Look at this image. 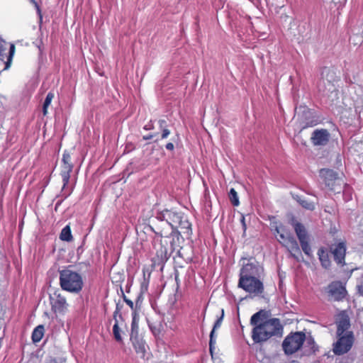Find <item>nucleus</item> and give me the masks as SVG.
Here are the masks:
<instances>
[{"label":"nucleus","mask_w":363,"mask_h":363,"mask_svg":"<svg viewBox=\"0 0 363 363\" xmlns=\"http://www.w3.org/2000/svg\"><path fill=\"white\" fill-rule=\"evenodd\" d=\"M165 147L167 150L173 151L174 150V145L172 143H168L166 144Z\"/></svg>","instance_id":"nucleus-42"},{"label":"nucleus","mask_w":363,"mask_h":363,"mask_svg":"<svg viewBox=\"0 0 363 363\" xmlns=\"http://www.w3.org/2000/svg\"><path fill=\"white\" fill-rule=\"evenodd\" d=\"M337 325V330L336 335H340L342 334H346L347 333H353L350 330V320L347 315H341L339 319L336 321Z\"/></svg>","instance_id":"nucleus-17"},{"label":"nucleus","mask_w":363,"mask_h":363,"mask_svg":"<svg viewBox=\"0 0 363 363\" xmlns=\"http://www.w3.org/2000/svg\"><path fill=\"white\" fill-rule=\"evenodd\" d=\"M277 241L284 247L287 249L290 253V256L296 259L300 260L302 257L301 251L298 242L293 235L287 229L277 237Z\"/></svg>","instance_id":"nucleus-7"},{"label":"nucleus","mask_w":363,"mask_h":363,"mask_svg":"<svg viewBox=\"0 0 363 363\" xmlns=\"http://www.w3.org/2000/svg\"><path fill=\"white\" fill-rule=\"evenodd\" d=\"M330 252L333 255L334 261L337 265L343 267L345 264L346 245L340 242L336 245H333L330 247Z\"/></svg>","instance_id":"nucleus-13"},{"label":"nucleus","mask_w":363,"mask_h":363,"mask_svg":"<svg viewBox=\"0 0 363 363\" xmlns=\"http://www.w3.org/2000/svg\"><path fill=\"white\" fill-rule=\"evenodd\" d=\"M313 125H314V124H313L312 123H311V124H309L308 123H306V125L305 126H303V128H306V127H307V126H308V125H310V126H313Z\"/></svg>","instance_id":"nucleus-49"},{"label":"nucleus","mask_w":363,"mask_h":363,"mask_svg":"<svg viewBox=\"0 0 363 363\" xmlns=\"http://www.w3.org/2000/svg\"><path fill=\"white\" fill-rule=\"evenodd\" d=\"M330 138V134L327 129H316L311 135V143L315 146H325Z\"/></svg>","instance_id":"nucleus-16"},{"label":"nucleus","mask_w":363,"mask_h":363,"mask_svg":"<svg viewBox=\"0 0 363 363\" xmlns=\"http://www.w3.org/2000/svg\"><path fill=\"white\" fill-rule=\"evenodd\" d=\"M143 294L144 293L143 291H140V293L138 294V296H137L136 300L135 301V308H138L139 310L140 309L141 305H142V303H143Z\"/></svg>","instance_id":"nucleus-34"},{"label":"nucleus","mask_w":363,"mask_h":363,"mask_svg":"<svg viewBox=\"0 0 363 363\" xmlns=\"http://www.w3.org/2000/svg\"><path fill=\"white\" fill-rule=\"evenodd\" d=\"M291 224L294 227L301 250L307 256L311 257L312 255V250L310 245V235L306 227L295 218H292Z\"/></svg>","instance_id":"nucleus-8"},{"label":"nucleus","mask_w":363,"mask_h":363,"mask_svg":"<svg viewBox=\"0 0 363 363\" xmlns=\"http://www.w3.org/2000/svg\"><path fill=\"white\" fill-rule=\"evenodd\" d=\"M62 162V171L60 173L63 182L62 194V196H64L65 198H67L71 194L72 191V189L67 191L66 189V186L69 184L70 173L72 172L73 169V164L71 162V156L68 152H65L63 153Z\"/></svg>","instance_id":"nucleus-10"},{"label":"nucleus","mask_w":363,"mask_h":363,"mask_svg":"<svg viewBox=\"0 0 363 363\" xmlns=\"http://www.w3.org/2000/svg\"><path fill=\"white\" fill-rule=\"evenodd\" d=\"M161 130H162V135H161L162 139L167 138L169 136V135L170 134V130L167 128H164V129H162Z\"/></svg>","instance_id":"nucleus-35"},{"label":"nucleus","mask_w":363,"mask_h":363,"mask_svg":"<svg viewBox=\"0 0 363 363\" xmlns=\"http://www.w3.org/2000/svg\"><path fill=\"white\" fill-rule=\"evenodd\" d=\"M304 342H305V347L308 348L306 350L307 352L315 353L318 350V347L315 345V340L311 335L308 336H306Z\"/></svg>","instance_id":"nucleus-24"},{"label":"nucleus","mask_w":363,"mask_h":363,"mask_svg":"<svg viewBox=\"0 0 363 363\" xmlns=\"http://www.w3.org/2000/svg\"><path fill=\"white\" fill-rule=\"evenodd\" d=\"M286 230V228L281 223L274 222L272 224V230L274 231L276 238L279 237L280 234L282 233Z\"/></svg>","instance_id":"nucleus-27"},{"label":"nucleus","mask_w":363,"mask_h":363,"mask_svg":"<svg viewBox=\"0 0 363 363\" xmlns=\"http://www.w3.org/2000/svg\"><path fill=\"white\" fill-rule=\"evenodd\" d=\"M157 135V133H150V134H148V135H144V136L143 137V139L144 140H151V139H152V138H153L155 135Z\"/></svg>","instance_id":"nucleus-41"},{"label":"nucleus","mask_w":363,"mask_h":363,"mask_svg":"<svg viewBox=\"0 0 363 363\" xmlns=\"http://www.w3.org/2000/svg\"><path fill=\"white\" fill-rule=\"evenodd\" d=\"M123 300L126 303V301H128L129 299L125 296V294L123 295Z\"/></svg>","instance_id":"nucleus-48"},{"label":"nucleus","mask_w":363,"mask_h":363,"mask_svg":"<svg viewBox=\"0 0 363 363\" xmlns=\"http://www.w3.org/2000/svg\"><path fill=\"white\" fill-rule=\"evenodd\" d=\"M159 126L160 130L164 129V128H167V122L164 119H160L158 121Z\"/></svg>","instance_id":"nucleus-39"},{"label":"nucleus","mask_w":363,"mask_h":363,"mask_svg":"<svg viewBox=\"0 0 363 363\" xmlns=\"http://www.w3.org/2000/svg\"><path fill=\"white\" fill-rule=\"evenodd\" d=\"M29 1H30L31 4H33L35 6V7L38 10V11L40 13V6H38V4L37 3V1L35 0H29Z\"/></svg>","instance_id":"nucleus-43"},{"label":"nucleus","mask_w":363,"mask_h":363,"mask_svg":"<svg viewBox=\"0 0 363 363\" xmlns=\"http://www.w3.org/2000/svg\"><path fill=\"white\" fill-rule=\"evenodd\" d=\"M5 50V49L3 48L1 45H0V60H3L2 57L4 56L3 52Z\"/></svg>","instance_id":"nucleus-46"},{"label":"nucleus","mask_w":363,"mask_h":363,"mask_svg":"<svg viewBox=\"0 0 363 363\" xmlns=\"http://www.w3.org/2000/svg\"><path fill=\"white\" fill-rule=\"evenodd\" d=\"M139 315L137 311L132 313V323L130 337L139 336L138 335Z\"/></svg>","instance_id":"nucleus-21"},{"label":"nucleus","mask_w":363,"mask_h":363,"mask_svg":"<svg viewBox=\"0 0 363 363\" xmlns=\"http://www.w3.org/2000/svg\"><path fill=\"white\" fill-rule=\"evenodd\" d=\"M240 223L242 224L243 233H245V231L247 230V224H246V222H245V217L242 214L241 216Z\"/></svg>","instance_id":"nucleus-37"},{"label":"nucleus","mask_w":363,"mask_h":363,"mask_svg":"<svg viewBox=\"0 0 363 363\" xmlns=\"http://www.w3.org/2000/svg\"><path fill=\"white\" fill-rule=\"evenodd\" d=\"M328 299L335 301H342L347 295L345 286L340 281H332L325 288Z\"/></svg>","instance_id":"nucleus-11"},{"label":"nucleus","mask_w":363,"mask_h":363,"mask_svg":"<svg viewBox=\"0 0 363 363\" xmlns=\"http://www.w3.org/2000/svg\"><path fill=\"white\" fill-rule=\"evenodd\" d=\"M177 228H180L181 232L187 237L192 235L191 224L184 213L182 215L181 221L178 222V226H176V229Z\"/></svg>","instance_id":"nucleus-19"},{"label":"nucleus","mask_w":363,"mask_h":363,"mask_svg":"<svg viewBox=\"0 0 363 363\" xmlns=\"http://www.w3.org/2000/svg\"><path fill=\"white\" fill-rule=\"evenodd\" d=\"M267 312L264 310H260L253 314L250 318V324L255 327L259 325L260 321H263L266 318Z\"/></svg>","instance_id":"nucleus-22"},{"label":"nucleus","mask_w":363,"mask_h":363,"mask_svg":"<svg viewBox=\"0 0 363 363\" xmlns=\"http://www.w3.org/2000/svg\"><path fill=\"white\" fill-rule=\"evenodd\" d=\"M216 344V337H215V331L212 330L210 333V340H209V352L211 355V357L213 358V350L215 348L214 345Z\"/></svg>","instance_id":"nucleus-31"},{"label":"nucleus","mask_w":363,"mask_h":363,"mask_svg":"<svg viewBox=\"0 0 363 363\" xmlns=\"http://www.w3.org/2000/svg\"><path fill=\"white\" fill-rule=\"evenodd\" d=\"M319 176L325 185L330 190H335L338 174L331 169L323 168L319 171Z\"/></svg>","instance_id":"nucleus-12"},{"label":"nucleus","mask_w":363,"mask_h":363,"mask_svg":"<svg viewBox=\"0 0 363 363\" xmlns=\"http://www.w3.org/2000/svg\"><path fill=\"white\" fill-rule=\"evenodd\" d=\"M359 293L363 296V279L362 284L357 286Z\"/></svg>","instance_id":"nucleus-44"},{"label":"nucleus","mask_w":363,"mask_h":363,"mask_svg":"<svg viewBox=\"0 0 363 363\" xmlns=\"http://www.w3.org/2000/svg\"><path fill=\"white\" fill-rule=\"evenodd\" d=\"M238 286L249 293L250 298L255 296L264 297V284L259 278L239 277Z\"/></svg>","instance_id":"nucleus-5"},{"label":"nucleus","mask_w":363,"mask_h":363,"mask_svg":"<svg viewBox=\"0 0 363 363\" xmlns=\"http://www.w3.org/2000/svg\"><path fill=\"white\" fill-rule=\"evenodd\" d=\"M44 326L43 325H38L33 331L32 333V340L33 342L36 343L40 342L44 335Z\"/></svg>","instance_id":"nucleus-23"},{"label":"nucleus","mask_w":363,"mask_h":363,"mask_svg":"<svg viewBox=\"0 0 363 363\" xmlns=\"http://www.w3.org/2000/svg\"><path fill=\"white\" fill-rule=\"evenodd\" d=\"M283 331L284 327L280 320L273 318L255 325L252 330V339L255 343H262L272 337H282Z\"/></svg>","instance_id":"nucleus-1"},{"label":"nucleus","mask_w":363,"mask_h":363,"mask_svg":"<svg viewBox=\"0 0 363 363\" xmlns=\"http://www.w3.org/2000/svg\"><path fill=\"white\" fill-rule=\"evenodd\" d=\"M14 50H15L14 45H13V44L11 45L10 50H9V56L8 57L7 61L5 62L4 69H7L10 67L11 59H12L13 55L14 53Z\"/></svg>","instance_id":"nucleus-33"},{"label":"nucleus","mask_w":363,"mask_h":363,"mask_svg":"<svg viewBox=\"0 0 363 363\" xmlns=\"http://www.w3.org/2000/svg\"><path fill=\"white\" fill-rule=\"evenodd\" d=\"M147 286L148 283L146 281L145 278L144 277L143 281L141 283L140 291L145 293L146 291H147Z\"/></svg>","instance_id":"nucleus-36"},{"label":"nucleus","mask_w":363,"mask_h":363,"mask_svg":"<svg viewBox=\"0 0 363 363\" xmlns=\"http://www.w3.org/2000/svg\"><path fill=\"white\" fill-rule=\"evenodd\" d=\"M130 339L133 343L135 352L140 356V357L144 358L147 352V345L145 342L140 336L130 337Z\"/></svg>","instance_id":"nucleus-18"},{"label":"nucleus","mask_w":363,"mask_h":363,"mask_svg":"<svg viewBox=\"0 0 363 363\" xmlns=\"http://www.w3.org/2000/svg\"><path fill=\"white\" fill-rule=\"evenodd\" d=\"M145 130H152L154 129V125L152 122V121H150L147 124H146L144 128H143Z\"/></svg>","instance_id":"nucleus-40"},{"label":"nucleus","mask_w":363,"mask_h":363,"mask_svg":"<svg viewBox=\"0 0 363 363\" xmlns=\"http://www.w3.org/2000/svg\"><path fill=\"white\" fill-rule=\"evenodd\" d=\"M60 202H57V203H56V207H57L58 205H60Z\"/></svg>","instance_id":"nucleus-50"},{"label":"nucleus","mask_w":363,"mask_h":363,"mask_svg":"<svg viewBox=\"0 0 363 363\" xmlns=\"http://www.w3.org/2000/svg\"><path fill=\"white\" fill-rule=\"evenodd\" d=\"M123 306L118 302L116 303V313H120L122 309Z\"/></svg>","instance_id":"nucleus-45"},{"label":"nucleus","mask_w":363,"mask_h":363,"mask_svg":"<svg viewBox=\"0 0 363 363\" xmlns=\"http://www.w3.org/2000/svg\"><path fill=\"white\" fill-rule=\"evenodd\" d=\"M340 81V76L337 74V69L333 67H323L320 70V77L318 81L317 87L323 95L329 93L338 92L337 84Z\"/></svg>","instance_id":"nucleus-3"},{"label":"nucleus","mask_w":363,"mask_h":363,"mask_svg":"<svg viewBox=\"0 0 363 363\" xmlns=\"http://www.w3.org/2000/svg\"><path fill=\"white\" fill-rule=\"evenodd\" d=\"M121 333V330L118 326V320H116V323H114L113 327V334L114 339L118 342H123V338H122Z\"/></svg>","instance_id":"nucleus-26"},{"label":"nucleus","mask_w":363,"mask_h":363,"mask_svg":"<svg viewBox=\"0 0 363 363\" xmlns=\"http://www.w3.org/2000/svg\"><path fill=\"white\" fill-rule=\"evenodd\" d=\"M126 303H127V305H128L130 306V308H131L133 312V311L138 312V310H139L138 308H135V304L134 305V303L131 300L126 301Z\"/></svg>","instance_id":"nucleus-38"},{"label":"nucleus","mask_w":363,"mask_h":363,"mask_svg":"<svg viewBox=\"0 0 363 363\" xmlns=\"http://www.w3.org/2000/svg\"><path fill=\"white\" fill-rule=\"evenodd\" d=\"M337 340L333 344V352L335 355H343L347 353L354 342L353 333H347L340 335H336Z\"/></svg>","instance_id":"nucleus-9"},{"label":"nucleus","mask_w":363,"mask_h":363,"mask_svg":"<svg viewBox=\"0 0 363 363\" xmlns=\"http://www.w3.org/2000/svg\"><path fill=\"white\" fill-rule=\"evenodd\" d=\"M60 285L62 290L78 294L82 289L83 279L79 273L65 269L60 271Z\"/></svg>","instance_id":"nucleus-4"},{"label":"nucleus","mask_w":363,"mask_h":363,"mask_svg":"<svg viewBox=\"0 0 363 363\" xmlns=\"http://www.w3.org/2000/svg\"><path fill=\"white\" fill-rule=\"evenodd\" d=\"M183 213L174 211L173 210L164 209L161 211H157L154 215V218L152 220V223L155 225L157 230L154 227L149 225L150 229L154 232L156 235L160 237H167V232L164 231V228L157 226V222H166V225L169 226L172 229L171 235H175L179 238L180 232L176 230V226H178V222L181 221L182 215Z\"/></svg>","instance_id":"nucleus-2"},{"label":"nucleus","mask_w":363,"mask_h":363,"mask_svg":"<svg viewBox=\"0 0 363 363\" xmlns=\"http://www.w3.org/2000/svg\"><path fill=\"white\" fill-rule=\"evenodd\" d=\"M54 98V94L52 92H49L44 101L43 106V113L44 116H46L48 114V106L50 105L51 101L52 99Z\"/></svg>","instance_id":"nucleus-28"},{"label":"nucleus","mask_w":363,"mask_h":363,"mask_svg":"<svg viewBox=\"0 0 363 363\" xmlns=\"http://www.w3.org/2000/svg\"><path fill=\"white\" fill-rule=\"evenodd\" d=\"M306 339L303 332H295L289 334L282 342L284 353L291 355L296 352L303 346Z\"/></svg>","instance_id":"nucleus-6"},{"label":"nucleus","mask_w":363,"mask_h":363,"mask_svg":"<svg viewBox=\"0 0 363 363\" xmlns=\"http://www.w3.org/2000/svg\"><path fill=\"white\" fill-rule=\"evenodd\" d=\"M297 201L301 204V206L303 208H304L307 210L313 211L315 208V206L313 202L303 199L300 197H298Z\"/></svg>","instance_id":"nucleus-30"},{"label":"nucleus","mask_w":363,"mask_h":363,"mask_svg":"<svg viewBox=\"0 0 363 363\" xmlns=\"http://www.w3.org/2000/svg\"><path fill=\"white\" fill-rule=\"evenodd\" d=\"M318 256L321 266L326 269H330L331 261L328 251L324 247H320L318 251Z\"/></svg>","instance_id":"nucleus-20"},{"label":"nucleus","mask_w":363,"mask_h":363,"mask_svg":"<svg viewBox=\"0 0 363 363\" xmlns=\"http://www.w3.org/2000/svg\"><path fill=\"white\" fill-rule=\"evenodd\" d=\"M50 303L52 310L55 313L64 314L67 311L68 303L66 298L59 293H54L53 296H50Z\"/></svg>","instance_id":"nucleus-14"},{"label":"nucleus","mask_w":363,"mask_h":363,"mask_svg":"<svg viewBox=\"0 0 363 363\" xmlns=\"http://www.w3.org/2000/svg\"><path fill=\"white\" fill-rule=\"evenodd\" d=\"M119 315V317L121 318V314L120 313H116V311H115L114 313H113V319L115 320H117V315Z\"/></svg>","instance_id":"nucleus-47"},{"label":"nucleus","mask_w":363,"mask_h":363,"mask_svg":"<svg viewBox=\"0 0 363 363\" xmlns=\"http://www.w3.org/2000/svg\"><path fill=\"white\" fill-rule=\"evenodd\" d=\"M224 318V309H221L220 311V315L218 317L217 320L214 323L213 327L212 330H214L216 331L218 328H219L221 325L222 321Z\"/></svg>","instance_id":"nucleus-32"},{"label":"nucleus","mask_w":363,"mask_h":363,"mask_svg":"<svg viewBox=\"0 0 363 363\" xmlns=\"http://www.w3.org/2000/svg\"><path fill=\"white\" fill-rule=\"evenodd\" d=\"M228 196L230 202L234 206H238L239 205L240 202L238 196L235 189H230Z\"/></svg>","instance_id":"nucleus-29"},{"label":"nucleus","mask_w":363,"mask_h":363,"mask_svg":"<svg viewBox=\"0 0 363 363\" xmlns=\"http://www.w3.org/2000/svg\"><path fill=\"white\" fill-rule=\"evenodd\" d=\"M60 239L62 241L70 242L72 240L71 229L69 225H66L62 228L60 235Z\"/></svg>","instance_id":"nucleus-25"},{"label":"nucleus","mask_w":363,"mask_h":363,"mask_svg":"<svg viewBox=\"0 0 363 363\" xmlns=\"http://www.w3.org/2000/svg\"><path fill=\"white\" fill-rule=\"evenodd\" d=\"M262 272L263 268L259 264L247 263L241 268L239 277L259 279Z\"/></svg>","instance_id":"nucleus-15"}]
</instances>
